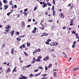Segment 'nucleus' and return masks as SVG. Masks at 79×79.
<instances>
[{
	"mask_svg": "<svg viewBox=\"0 0 79 79\" xmlns=\"http://www.w3.org/2000/svg\"><path fill=\"white\" fill-rule=\"evenodd\" d=\"M52 44H53V45H52L53 46H56V45H58V44L57 42H53V43H52Z\"/></svg>",
	"mask_w": 79,
	"mask_h": 79,
	"instance_id": "1",
	"label": "nucleus"
},
{
	"mask_svg": "<svg viewBox=\"0 0 79 79\" xmlns=\"http://www.w3.org/2000/svg\"><path fill=\"white\" fill-rule=\"evenodd\" d=\"M73 44L72 46V48H74L75 47H76V42L74 41L73 43Z\"/></svg>",
	"mask_w": 79,
	"mask_h": 79,
	"instance_id": "2",
	"label": "nucleus"
},
{
	"mask_svg": "<svg viewBox=\"0 0 79 79\" xmlns=\"http://www.w3.org/2000/svg\"><path fill=\"white\" fill-rule=\"evenodd\" d=\"M5 28L7 29H10V28H11V27H10V25H7L6 27H5Z\"/></svg>",
	"mask_w": 79,
	"mask_h": 79,
	"instance_id": "3",
	"label": "nucleus"
},
{
	"mask_svg": "<svg viewBox=\"0 0 79 79\" xmlns=\"http://www.w3.org/2000/svg\"><path fill=\"white\" fill-rule=\"evenodd\" d=\"M8 7V5H5L4 6V10H6Z\"/></svg>",
	"mask_w": 79,
	"mask_h": 79,
	"instance_id": "4",
	"label": "nucleus"
},
{
	"mask_svg": "<svg viewBox=\"0 0 79 79\" xmlns=\"http://www.w3.org/2000/svg\"><path fill=\"white\" fill-rule=\"evenodd\" d=\"M21 26L22 27H24L25 26V24H24V22H23L21 25Z\"/></svg>",
	"mask_w": 79,
	"mask_h": 79,
	"instance_id": "5",
	"label": "nucleus"
},
{
	"mask_svg": "<svg viewBox=\"0 0 79 79\" xmlns=\"http://www.w3.org/2000/svg\"><path fill=\"white\" fill-rule=\"evenodd\" d=\"M11 72V69L10 68H8V69L7 70V73H10Z\"/></svg>",
	"mask_w": 79,
	"mask_h": 79,
	"instance_id": "6",
	"label": "nucleus"
},
{
	"mask_svg": "<svg viewBox=\"0 0 79 79\" xmlns=\"http://www.w3.org/2000/svg\"><path fill=\"white\" fill-rule=\"evenodd\" d=\"M22 79H27V77H25V76H22Z\"/></svg>",
	"mask_w": 79,
	"mask_h": 79,
	"instance_id": "7",
	"label": "nucleus"
},
{
	"mask_svg": "<svg viewBox=\"0 0 79 79\" xmlns=\"http://www.w3.org/2000/svg\"><path fill=\"white\" fill-rule=\"evenodd\" d=\"M43 34L44 36H45V35H48V34H47V33L46 32L44 33Z\"/></svg>",
	"mask_w": 79,
	"mask_h": 79,
	"instance_id": "8",
	"label": "nucleus"
},
{
	"mask_svg": "<svg viewBox=\"0 0 79 79\" xmlns=\"http://www.w3.org/2000/svg\"><path fill=\"white\" fill-rule=\"evenodd\" d=\"M11 53L12 54H14V49L12 48L11 49Z\"/></svg>",
	"mask_w": 79,
	"mask_h": 79,
	"instance_id": "9",
	"label": "nucleus"
},
{
	"mask_svg": "<svg viewBox=\"0 0 79 79\" xmlns=\"http://www.w3.org/2000/svg\"><path fill=\"white\" fill-rule=\"evenodd\" d=\"M16 69V67H15L12 71V73H14V71H15V72H16V70H15Z\"/></svg>",
	"mask_w": 79,
	"mask_h": 79,
	"instance_id": "10",
	"label": "nucleus"
},
{
	"mask_svg": "<svg viewBox=\"0 0 79 79\" xmlns=\"http://www.w3.org/2000/svg\"><path fill=\"white\" fill-rule=\"evenodd\" d=\"M41 74V72H40V73H38L36 74H35V76H36V77L38 76H39Z\"/></svg>",
	"mask_w": 79,
	"mask_h": 79,
	"instance_id": "11",
	"label": "nucleus"
},
{
	"mask_svg": "<svg viewBox=\"0 0 79 79\" xmlns=\"http://www.w3.org/2000/svg\"><path fill=\"white\" fill-rule=\"evenodd\" d=\"M17 40L18 42H20V41L21 40V39L17 38Z\"/></svg>",
	"mask_w": 79,
	"mask_h": 79,
	"instance_id": "12",
	"label": "nucleus"
},
{
	"mask_svg": "<svg viewBox=\"0 0 79 79\" xmlns=\"http://www.w3.org/2000/svg\"><path fill=\"white\" fill-rule=\"evenodd\" d=\"M9 5H12L13 4V3H12V1H9Z\"/></svg>",
	"mask_w": 79,
	"mask_h": 79,
	"instance_id": "13",
	"label": "nucleus"
},
{
	"mask_svg": "<svg viewBox=\"0 0 79 79\" xmlns=\"http://www.w3.org/2000/svg\"><path fill=\"white\" fill-rule=\"evenodd\" d=\"M77 69H79V68H75L73 69V71H75L76 70H77Z\"/></svg>",
	"mask_w": 79,
	"mask_h": 79,
	"instance_id": "14",
	"label": "nucleus"
},
{
	"mask_svg": "<svg viewBox=\"0 0 79 79\" xmlns=\"http://www.w3.org/2000/svg\"><path fill=\"white\" fill-rule=\"evenodd\" d=\"M23 14L25 16H27V14L26 12H24Z\"/></svg>",
	"mask_w": 79,
	"mask_h": 79,
	"instance_id": "15",
	"label": "nucleus"
},
{
	"mask_svg": "<svg viewBox=\"0 0 79 79\" xmlns=\"http://www.w3.org/2000/svg\"><path fill=\"white\" fill-rule=\"evenodd\" d=\"M31 64H29L28 65H27L26 66V68H29V67H31Z\"/></svg>",
	"mask_w": 79,
	"mask_h": 79,
	"instance_id": "16",
	"label": "nucleus"
},
{
	"mask_svg": "<svg viewBox=\"0 0 79 79\" xmlns=\"http://www.w3.org/2000/svg\"><path fill=\"white\" fill-rule=\"evenodd\" d=\"M10 34H11V35H13L14 34V31H12L11 33Z\"/></svg>",
	"mask_w": 79,
	"mask_h": 79,
	"instance_id": "17",
	"label": "nucleus"
},
{
	"mask_svg": "<svg viewBox=\"0 0 79 79\" xmlns=\"http://www.w3.org/2000/svg\"><path fill=\"white\" fill-rule=\"evenodd\" d=\"M27 46L28 47H29L30 45H31V44H30V43H27Z\"/></svg>",
	"mask_w": 79,
	"mask_h": 79,
	"instance_id": "18",
	"label": "nucleus"
},
{
	"mask_svg": "<svg viewBox=\"0 0 79 79\" xmlns=\"http://www.w3.org/2000/svg\"><path fill=\"white\" fill-rule=\"evenodd\" d=\"M54 50H52L51 49H49V52H54Z\"/></svg>",
	"mask_w": 79,
	"mask_h": 79,
	"instance_id": "19",
	"label": "nucleus"
},
{
	"mask_svg": "<svg viewBox=\"0 0 79 79\" xmlns=\"http://www.w3.org/2000/svg\"><path fill=\"white\" fill-rule=\"evenodd\" d=\"M55 27L54 25H52V27H51V29H54Z\"/></svg>",
	"mask_w": 79,
	"mask_h": 79,
	"instance_id": "20",
	"label": "nucleus"
},
{
	"mask_svg": "<svg viewBox=\"0 0 79 79\" xmlns=\"http://www.w3.org/2000/svg\"><path fill=\"white\" fill-rule=\"evenodd\" d=\"M47 4L46 3H44V5H43V8H45L46 6H47Z\"/></svg>",
	"mask_w": 79,
	"mask_h": 79,
	"instance_id": "21",
	"label": "nucleus"
},
{
	"mask_svg": "<svg viewBox=\"0 0 79 79\" xmlns=\"http://www.w3.org/2000/svg\"><path fill=\"white\" fill-rule=\"evenodd\" d=\"M54 76L55 77H56V72L54 73Z\"/></svg>",
	"mask_w": 79,
	"mask_h": 79,
	"instance_id": "22",
	"label": "nucleus"
},
{
	"mask_svg": "<svg viewBox=\"0 0 79 79\" xmlns=\"http://www.w3.org/2000/svg\"><path fill=\"white\" fill-rule=\"evenodd\" d=\"M47 4L48 5V6H52V5H51L50 4V3L49 2L47 3Z\"/></svg>",
	"mask_w": 79,
	"mask_h": 79,
	"instance_id": "23",
	"label": "nucleus"
},
{
	"mask_svg": "<svg viewBox=\"0 0 79 79\" xmlns=\"http://www.w3.org/2000/svg\"><path fill=\"white\" fill-rule=\"evenodd\" d=\"M41 58H42L41 56H40L38 57V58L39 60H40V59H41Z\"/></svg>",
	"mask_w": 79,
	"mask_h": 79,
	"instance_id": "24",
	"label": "nucleus"
},
{
	"mask_svg": "<svg viewBox=\"0 0 79 79\" xmlns=\"http://www.w3.org/2000/svg\"><path fill=\"white\" fill-rule=\"evenodd\" d=\"M73 19H71V21L70 22V23H73Z\"/></svg>",
	"mask_w": 79,
	"mask_h": 79,
	"instance_id": "25",
	"label": "nucleus"
},
{
	"mask_svg": "<svg viewBox=\"0 0 79 79\" xmlns=\"http://www.w3.org/2000/svg\"><path fill=\"white\" fill-rule=\"evenodd\" d=\"M52 2L53 5H55V0H53Z\"/></svg>",
	"mask_w": 79,
	"mask_h": 79,
	"instance_id": "26",
	"label": "nucleus"
},
{
	"mask_svg": "<svg viewBox=\"0 0 79 79\" xmlns=\"http://www.w3.org/2000/svg\"><path fill=\"white\" fill-rule=\"evenodd\" d=\"M33 76H34V75L32 74H31L30 75V77H33Z\"/></svg>",
	"mask_w": 79,
	"mask_h": 79,
	"instance_id": "27",
	"label": "nucleus"
},
{
	"mask_svg": "<svg viewBox=\"0 0 79 79\" xmlns=\"http://www.w3.org/2000/svg\"><path fill=\"white\" fill-rule=\"evenodd\" d=\"M54 8H55V6H54V5H53L52 6V10H55Z\"/></svg>",
	"mask_w": 79,
	"mask_h": 79,
	"instance_id": "28",
	"label": "nucleus"
},
{
	"mask_svg": "<svg viewBox=\"0 0 79 79\" xmlns=\"http://www.w3.org/2000/svg\"><path fill=\"white\" fill-rule=\"evenodd\" d=\"M46 58L47 60H48L49 59V58H50V57H49V56H47L46 57Z\"/></svg>",
	"mask_w": 79,
	"mask_h": 79,
	"instance_id": "29",
	"label": "nucleus"
},
{
	"mask_svg": "<svg viewBox=\"0 0 79 79\" xmlns=\"http://www.w3.org/2000/svg\"><path fill=\"white\" fill-rule=\"evenodd\" d=\"M45 43L47 45H49V42H48V41L45 42Z\"/></svg>",
	"mask_w": 79,
	"mask_h": 79,
	"instance_id": "30",
	"label": "nucleus"
},
{
	"mask_svg": "<svg viewBox=\"0 0 79 79\" xmlns=\"http://www.w3.org/2000/svg\"><path fill=\"white\" fill-rule=\"evenodd\" d=\"M39 69H44V68H43L41 66H40L39 67Z\"/></svg>",
	"mask_w": 79,
	"mask_h": 79,
	"instance_id": "31",
	"label": "nucleus"
},
{
	"mask_svg": "<svg viewBox=\"0 0 79 79\" xmlns=\"http://www.w3.org/2000/svg\"><path fill=\"white\" fill-rule=\"evenodd\" d=\"M37 52H40V49H38L37 50Z\"/></svg>",
	"mask_w": 79,
	"mask_h": 79,
	"instance_id": "32",
	"label": "nucleus"
},
{
	"mask_svg": "<svg viewBox=\"0 0 79 79\" xmlns=\"http://www.w3.org/2000/svg\"><path fill=\"white\" fill-rule=\"evenodd\" d=\"M37 7H34V11H35V10H37Z\"/></svg>",
	"mask_w": 79,
	"mask_h": 79,
	"instance_id": "33",
	"label": "nucleus"
},
{
	"mask_svg": "<svg viewBox=\"0 0 79 79\" xmlns=\"http://www.w3.org/2000/svg\"><path fill=\"white\" fill-rule=\"evenodd\" d=\"M71 32L72 33V34H75L76 33V31H72Z\"/></svg>",
	"mask_w": 79,
	"mask_h": 79,
	"instance_id": "34",
	"label": "nucleus"
},
{
	"mask_svg": "<svg viewBox=\"0 0 79 79\" xmlns=\"http://www.w3.org/2000/svg\"><path fill=\"white\" fill-rule=\"evenodd\" d=\"M39 71L38 69H36V70H34V72H35V73H36V72H37V71Z\"/></svg>",
	"mask_w": 79,
	"mask_h": 79,
	"instance_id": "35",
	"label": "nucleus"
},
{
	"mask_svg": "<svg viewBox=\"0 0 79 79\" xmlns=\"http://www.w3.org/2000/svg\"><path fill=\"white\" fill-rule=\"evenodd\" d=\"M40 61V59H38L36 60V61L37 62Z\"/></svg>",
	"mask_w": 79,
	"mask_h": 79,
	"instance_id": "36",
	"label": "nucleus"
},
{
	"mask_svg": "<svg viewBox=\"0 0 79 79\" xmlns=\"http://www.w3.org/2000/svg\"><path fill=\"white\" fill-rule=\"evenodd\" d=\"M3 2H4V3H7V2H6V0H4L3 1Z\"/></svg>",
	"mask_w": 79,
	"mask_h": 79,
	"instance_id": "37",
	"label": "nucleus"
},
{
	"mask_svg": "<svg viewBox=\"0 0 79 79\" xmlns=\"http://www.w3.org/2000/svg\"><path fill=\"white\" fill-rule=\"evenodd\" d=\"M24 54H25V56H27V54L25 52H24Z\"/></svg>",
	"mask_w": 79,
	"mask_h": 79,
	"instance_id": "38",
	"label": "nucleus"
},
{
	"mask_svg": "<svg viewBox=\"0 0 79 79\" xmlns=\"http://www.w3.org/2000/svg\"><path fill=\"white\" fill-rule=\"evenodd\" d=\"M32 32H33V33H35V32H36V31L33 30Z\"/></svg>",
	"mask_w": 79,
	"mask_h": 79,
	"instance_id": "39",
	"label": "nucleus"
},
{
	"mask_svg": "<svg viewBox=\"0 0 79 79\" xmlns=\"http://www.w3.org/2000/svg\"><path fill=\"white\" fill-rule=\"evenodd\" d=\"M61 18H64V15H61L60 16Z\"/></svg>",
	"mask_w": 79,
	"mask_h": 79,
	"instance_id": "40",
	"label": "nucleus"
},
{
	"mask_svg": "<svg viewBox=\"0 0 79 79\" xmlns=\"http://www.w3.org/2000/svg\"><path fill=\"white\" fill-rule=\"evenodd\" d=\"M52 67V64H50L49 66H48V68H50L51 67Z\"/></svg>",
	"mask_w": 79,
	"mask_h": 79,
	"instance_id": "41",
	"label": "nucleus"
},
{
	"mask_svg": "<svg viewBox=\"0 0 79 79\" xmlns=\"http://www.w3.org/2000/svg\"><path fill=\"white\" fill-rule=\"evenodd\" d=\"M25 36V35H23L22 36H20V38H22V37H23Z\"/></svg>",
	"mask_w": 79,
	"mask_h": 79,
	"instance_id": "42",
	"label": "nucleus"
},
{
	"mask_svg": "<svg viewBox=\"0 0 79 79\" xmlns=\"http://www.w3.org/2000/svg\"><path fill=\"white\" fill-rule=\"evenodd\" d=\"M10 29H8V30H7V29H6L5 30V31H6L7 32H8V31H10Z\"/></svg>",
	"mask_w": 79,
	"mask_h": 79,
	"instance_id": "43",
	"label": "nucleus"
},
{
	"mask_svg": "<svg viewBox=\"0 0 79 79\" xmlns=\"http://www.w3.org/2000/svg\"><path fill=\"white\" fill-rule=\"evenodd\" d=\"M45 70H47L48 69V68H47V67L46 66H45Z\"/></svg>",
	"mask_w": 79,
	"mask_h": 79,
	"instance_id": "44",
	"label": "nucleus"
},
{
	"mask_svg": "<svg viewBox=\"0 0 79 79\" xmlns=\"http://www.w3.org/2000/svg\"><path fill=\"white\" fill-rule=\"evenodd\" d=\"M7 16H10V12H8V13L7 14Z\"/></svg>",
	"mask_w": 79,
	"mask_h": 79,
	"instance_id": "45",
	"label": "nucleus"
},
{
	"mask_svg": "<svg viewBox=\"0 0 79 79\" xmlns=\"http://www.w3.org/2000/svg\"><path fill=\"white\" fill-rule=\"evenodd\" d=\"M50 41H51V40L50 39H49L47 40V41L48 42H50Z\"/></svg>",
	"mask_w": 79,
	"mask_h": 79,
	"instance_id": "46",
	"label": "nucleus"
},
{
	"mask_svg": "<svg viewBox=\"0 0 79 79\" xmlns=\"http://www.w3.org/2000/svg\"><path fill=\"white\" fill-rule=\"evenodd\" d=\"M16 34H17V35H19V32L18 31H17V32Z\"/></svg>",
	"mask_w": 79,
	"mask_h": 79,
	"instance_id": "47",
	"label": "nucleus"
},
{
	"mask_svg": "<svg viewBox=\"0 0 79 79\" xmlns=\"http://www.w3.org/2000/svg\"><path fill=\"white\" fill-rule=\"evenodd\" d=\"M0 5L1 6H2V2L1 1H0Z\"/></svg>",
	"mask_w": 79,
	"mask_h": 79,
	"instance_id": "48",
	"label": "nucleus"
},
{
	"mask_svg": "<svg viewBox=\"0 0 79 79\" xmlns=\"http://www.w3.org/2000/svg\"><path fill=\"white\" fill-rule=\"evenodd\" d=\"M43 60H44V61H47V59H46L45 58H44L43 59Z\"/></svg>",
	"mask_w": 79,
	"mask_h": 79,
	"instance_id": "49",
	"label": "nucleus"
},
{
	"mask_svg": "<svg viewBox=\"0 0 79 79\" xmlns=\"http://www.w3.org/2000/svg\"><path fill=\"white\" fill-rule=\"evenodd\" d=\"M66 28V26H64L62 28V29H65V28Z\"/></svg>",
	"mask_w": 79,
	"mask_h": 79,
	"instance_id": "50",
	"label": "nucleus"
},
{
	"mask_svg": "<svg viewBox=\"0 0 79 79\" xmlns=\"http://www.w3.org/2000/svg\"><path fill=\"white\" fill-rule=\"evenodd\" d=\"M72 59V58L70 57L69 58V61H70Z\"/></svg>",
	"mask_w": 79,
	"mask_h": 79,
	"instance_id": "51",
	"label": "nucleus"
},
{
	"mask_svg": "<svg viewBox=\"0 0 79 79\" xmlns=\"http://www.w3.org/2000/svg\"><path fill=\"white\" fill-rule=\"evenodd\" d=\"M47 79V77H44L43 78H41V79Z\"/></svg>",
	"mask_w": 79,
	"mask_h": 79,
	"instance_id": "52",
	"label": "nucleus"
},
{
	"mask_svg": "<svg viewBox=\"0 0 79 79\" xmlns=\"http://www.w3.org/2000/svg\"><path fill=\"white\" fill-rule=\"evenodd\" d=\"M28 21L29 22H31V19H28Z\"/></svg>",
	"mask_w": 79,
	"mask_h": 79,
	"instance_id": "53",
	"label": "nucleus"
},
{
	"mask_svg": "<svg viewBox=\"0 0 79 79\" xmlns=\"http://www.w3.org/2000/svg\"><path fill=\"white\" fill-rule=\"evenodd\" d=\"M2 6H0V10H1L2 9Z\"/></svg>",
	"mask_w": 79,
	"mask_h": 79,
	"instance_id": "54",
	"label": "nucleus"
},
{
	"mask_svg": "<svg viewBox=\"0 0 79 79\" xmlns=\"http://www.w3.org/2000/svg\"><path fill=\"white\" fill-rule=\"evenodd\" d=\"M64 58H67V56H66V54H65V55H64Z\"/></svg>",
	"mask_w": 79,
	"mask_h": 79,
	"instance_id": "55",
	"label": "nucleus"
},
{
	"mask_svg": "<svg viewBox=\"0 0 79 79\" xmlns=\"http://www.w3.org/2000/svg\"><path fill=\"white\" fill-rule=\"evenodd\" d=\"M75 35H76V36H78V34L77 33H76L75 34Z\"/></svg>",
	"mask_w": 79,
	"mask_h": 79,
	"instance_id": "56",
	"label": "nucleus"
},
{
	"mask_svg": "<svg viewBox=\"0 0 79 79\" xmlns=\"http://www.w3.org/2000/svg\"><path fill=\"white\" fill-rule=\"evenodd\" d=\"M2 47H5V44H2Z\"/></svg>",
	"mask_w": 79,
	"mask_h": 79,
	"instance_id": "57",
	"label": "nucleus"
},
{
	"mask_svg": "<svg viewBox=\"0 0 79 79\" xmlns=\"http://www.w3.org/2000/svg\"><path fill=\"white\" fill-rule=\"evenodd\" d=\"M27 11V8H26V9H25L24 10V11Z\"/></svg>",
	"mask_w": 79,
	"mask_h": 79,
	"instance_id": "58",
	"label": "nucleus"
},
{
	"mask_svg": "<svg viewBox=\"0 0 79 79\" xmlns=\"http://www.w3.org/2000/svg\"><path fill=\"white\" fill-rule=\"evenodd\" d=\"M20 63H23V60H20Z\"/></svg>",
	"mask_w": 79,
	"mask_h": 79,
	"instance_id": "59",
	"label": "nucleus"
},
{
	"mask_svg": "<svg viewBox=\"0 0 79 79\" xmlns=\"http://www.w3.org/2000/svg\"><path fill=\"white\" fill-rule=\"evenodd\" d=\"M32 64L34 63H35V61H34V60L32 61Z\"/></svg>",
	"mask_w": 79,
	"mask_h": 79,
	"instance_id": "60",
	"label": "nucleus"
},
{
	"mask_svg": "<svg viewBox=\"0 0 79 79\" xmlns=\"http://www.w3.org/2000/svg\"><path fill=\"white\" fill-rule=\"evenodd\" d=\"M71 6V4H69L68 6L69 7Z\"/></svg>",
	"mask_w": 79,
	"mask_h": 79,
	"instance_id": "61",
	"label": "nucleus"
},
{
	"mask_svg": "<svg viewBox=\"0 0 79 79\" xmlns=\"http://www.w3.org/2000/svg\"><path fill=\"white\" fill-rule=\"evenodd\" d=\"M73 23H71L70 26H73Z\"/></svg>",
	"mask_w": 79,
	"mask_h": 79,
	"instance_id": "62",
	"label": "nucleus"
},
{
	"mask_svg": "<svg viewBox=\"0 0 79 79\" xmlns=\"http://www.w3.org/2000/svg\"><path fill=\"white\" fill-rule=\"evenodd\" d=\"M14 7H15V8H17V6H16V5H15Z\"/></svg>",
	"mask_w": 79,
	"mask_h": 79,
	"instance_id": "63",
	"label": "nucleus"
},
{
	"mask_svg": "<svg viewBox=\"0 0 79 79\" xmlns=\"http://www.w3.org/2000/svg\"><path fill=\"white\" fill-rule=\"evenodd\" d=\"M23 48H25V45L24 44L23 45Z\"/></svg>",
	"mask_w": 79,
	"mask_h": 79,
	"instance_id": "64",
	"label": "nucleus"
}]
</instances>
